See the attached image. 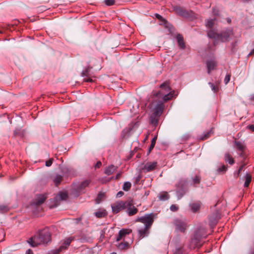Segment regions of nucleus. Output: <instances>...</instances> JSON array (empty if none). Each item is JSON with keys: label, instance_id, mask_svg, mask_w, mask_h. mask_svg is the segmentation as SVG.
Listing matches in <instances>:
<instances>
[{"label": "nucleus", "instance_id": "obj_1", "mask_svg": "<svg viewBox=\"0 0 254 254\" xmlns=\"http://www.w3.org/2000/svg\"><path fill=\"white\" fill-rule=\"evenodd\" d=\"M153 216V213H150L136 218V222H140L144 224L143 226L139 227L137 229V235L140 240L149 235V229L154 221Z\"/></svg>", "mask_w": 254, "mask_h": 254}, {"label": "nucleus", "instance_id": "obj_2", "mask_svg": "<svg viewBox=\"0 0 254 254\" xmlns=\"http://www.w3.org/2000/svg\"><path fill=\"white\" fill-rule=\"evenodd\" d=\"M51 235L49 228H45L40 230L33 237L28 241V243L33 247L41 245L47 244L51 241Z\"/></svg>", "mask_w": 254, "mask_h": 254}, {"label": "nucleus", "instance_id": "obj_3", "mask_svg": "<svg viewBox=\"0 0 254 254\" xmlns=\"http://www.w3.org/2000/svg\"><path fill=\"white\" fill-rule=\"evenodd\" d=\"M160 87L161 90L156 94V96L162 98L165 102L170 100L173 97L174 91H171V88L167 82L162 84Z\"/></svg>", "mask_w": 254, "mask_h": 254}, {"label": "nucleus", "instance_id": "obj_4", "mask_svg": "<svg viewBox=\"0 0 254 254\" xmlns=\"http://www.w3.org/2000/svg\"><path fill=\"white\" fill-rule=\"evenodd\" d=\"M232 34L233 32L231 29H227L221 34L217 33L214 30H210L207 33V35L210 38L224 42L228 41L230 36Z\"/></svg>", "mask_w": 254, "mask_h": 254}, {"label": "nucleus", "instance_id": "obj_5", "mask_svg": "<svg viewBox=\"0 0 254 254\" xmlns=\"http://www.w3.org/2000/svg\"><path fill=\"white\" fill-rule=\"evenodd\" d=\"M131 204V200L126 201H117L111 205L112 211L114 213H117L122 210L126 209V207L129 206Z\"/></svg>", "mask_w": 254, "mask_h": 254}, {"label": "nucleus", "instance_id": "obj_6", "mask_svg": "<svg viewBox=\"0 0 254 254\" xmlns=\"http://www.w3.org/2000/svg\"><path fill=\"white\" fill-rule=\"evenodd\" d=\"M205 238V236H200L199 234L198 231H196L193 235V237L191 239L190 247V248L194 249L195 248H198L201 246L200 240L201 238Z\"/></svg>", "mask_w": 254, "mask_h": 254}, {"label": "nucleus", "instance_id": "obj_7", "mask_svg": "<svg viewBox=\"0 0 254 254\" xmlns=\"http://www.w3.org/2000/svg\"><path fill=\"white\" fill-rule=\"evenodd\" d=\"M176 229L181 232H184L187 228V223L184 220L177 219L174 220Z\"/></svg>", "mask_w": 254, "mask_h": 254}, {"label": "nucleus", "instance_id": "obj_8", "mask_svg": "<svg viewBox=\"0 0 254 254\" xmlns=\"http://www.w3.org/2000/svg\"><path fill=\"white\" fill-rule=\"evenodd\" d=\"M164 105L161 101H158L153 108V115L155 116H160L162 114Z\"/></svg>", "mask_w": 254, "mask_h": 254}, {"label": "nucleus", "instance_id": "obj_9", "mask_svg": "<svg viewBox=\"0 0 254 254\" xmlns=\"http://www.w3.org/2000/svg\"><path fill=\"white\" fill-rule=\"evenodd\" d=\"M207 73L209 74L211 71L216 69L217 63L214 59H210L206 62Z\"/></svg>", "mask_w": 254, "mask_h": 254}, {"label": "nucleus", "instance_id": "obj_10", "mask_svg": "<svg viewBox=\"0 0 254 254\" xmlns=\"http://www.w3.org/2000/svg\"><path fill=\"white\" fill-rule=\"evenodd\" d=\"M157 164V162H147L142 168V170L144 172H151L155 169Z\"/></svg>", "mask_w": 254, "mask_h": 254}, {"label": "nucleus", "instance_id": "obj_11", "mask_svg": "<svg viewBox=\"0 0 254 254\" xmlns=\"http://www.w3.org/2000/svg\"><path fill=\"white\" fill-rule=\"evenodd\" d=\"M73 240V238L72 237H68L65 238L59 249L57 250V252L56 254H58L63 250L66 249L69 246Z\"/></svg>", "mask_w": 254, "mask_h": 254}, {"label": "nucleus", "instance_id": "obj_12", "mask_svg": "<svg viewBox=\"0 0 254 254\" xmlns=\"http://www.w3.org/2000/svg\"><path fill=\"white\" fill-rule=\"evenodd\" d=\"M131 230L129 229H122L119 232L118 235L116 238V241L119 242L122 239H125L127 235L130 234Z\"/></svg>", "mask_w": 254, "mask_h": 254}, {"label": "nucleus", "instance_id": "obj_13", "mask_svg": "<svg viewBox=\"0 0 254 254\" xmlns=\"http://www.w3.org/2000/svg\"><path fill=\"white\" fill-rule=\"evenodd\" d=\"M90 68H91V67H88V68H87L85 69L84 70H83V71L82 72L81 75H82V77H88L87 78H84V79H83L84 81L90 82H92L93 81L92 79H91L90 77V76L91 75L90 74Z\"/></svg>", "mask_w": 254, "mask_h": 254}, {"label": "nucleus", "instance_id": "obj_14", "mask_svg": "<svg viewBox=\"0 0 254 254\" xmlns=\"http://www.w3.org/2000/svg\"><path fill=\"white\" fill-rule=\"evenodd\" d=\"M67 193L65 192H61L55 197V200L58 203L61 200H65L67 198Z\"/></svg>", "mask_w": 254, "mask_h": 254}, {"label": "nucleus", "instance_id": "obj_15", "mask_svg": "<svg viewBox=\"0 0 254 254\" xmlns=\"http://www.w3.org/2000/svg\"><path fill=\"white\" fill-rule=\"evenodd\" d=\"M127 212L129 216H132L137 212V209L132 206V202L131 200V204L129 206L126 207Z\"/></svg>", "mask_w": 254, "mask_h": 254}, {"label": "nucleus", "instance_id": "obj_16", "mask_svg": "<svg viewBox=\"0 0 254 254\" xmlns=\"http://www.w3.org/2000/svg\"><path fill=\"white\" fill-rule=\"evenodd\" d=\"M117 166L111 165L105 169L104 173L107 175H110L112 174L117 170Z\"/></svg>", "mask_w": 254, "mask_h": 254}, {"label": "nucleus", "instance_id": "obj_17", "mask_svg": "<svg viewBox=\"0 0 254 254\" xmlns=\"http://www.w3.org/2000/svg\"><path fill=\"white\" fill-rule=\"evenodd\" d=\"M90 183V180H85L80 183L76 188L77 191H81L83 189H85L86 187H88Z\"/></svg>", "mask_w": 254, "mask_h": 254}, {"label": "nucleus", "instance_id": "obj_18", "mask_svg": "<svg viewBox=\"0 0 254 254\" xmlns=\"http://www.w3.org/2000/svg\"><path fill=\"white\" fill-rule=\"evenodd\" d=\"M235 145H236L237 149L239 151L242 152L240 153V155L242 157H243V152L244 151V150L246 148L245 145H244V143H243L241 142H239V141H236Z\"/></svg>", "mask_w": 254, "mask_h": 254}, {"label": "nucleus", "instance_id": "obj_19", "mask_svg": "<svg viewBox=\"0 0 254 254\" xmlns=\"http://www.w3.org/2000/svg\"><path fill=\"white\" fill-rule=\"evenodd\" d=\"M176 39L179 46L182 49H184L185 48V46L182 36L181 34H178L176 36Z\"/></svg>", "mask_w": 254, "mask_h": 254}, {"label": "nucleus", "instance_id": "obj_20", "mask_svg": "<svg viewBox=\"0 0 254 254\" xmlns=\"http://www.w3.org/2000/svg\"><path fill=\"white\" fill-rule=\"evenodd\" d=\"M46 199V197L43 194H40L37 196L35 204L37 205H40L44 203Z\"/></svg>", "mask_w": 254, "mask_h": 254}, {"label": "nucleus", "instance_id": "obj_21", "mask_svg": "<svg viewBox=\"0 0 254 254\" xmlns=\"http://www.w3.org/2000/svg\"><path fill=\"white\" fill-rule=\"evenodd\" d=\"M94 214L97 218H100L105 217L107 214L106 211L103 209L98 210Z\"/></svg>", "mask_w": 254, "mask_h": 254}, {"label": "nucleus", "instance_id": "obj_22", "mask_svg": "<svg viewBox=\"0 0 254 254\" xmlns=\"http://www.w3.org/2000/svg\"><path fill=\"white\" fill-rule=\"evenodd\" d=\"M200 203L199 202H194L190 204L191 211L193 212H196L200 209Z\"/></svg>", "mask_w": 254, "mask_h": 254}, {"label": "nucleus", "instance_id": "obj_23", "mask_svg": "<svg viewBox=\"0 0 254 254\" xmlns=\"http://www.w3.org/2000/svg\"><path fill=\"white\" fill-rule=\"evenodd\" d=\"M175 12L179 15L186 16L187 15V12L186 10H184L182 8L176 6L174 8Z\"/></svg>", "mask_w": 254, "mask_h": 254}, {"label": "nucleus", "instance_id": "obj_24", "mask_svg": "<svg viewBox=\"0 0 254 254\" xmlns=\"http://www.w3.org/2000/svg\"><path fill=\"white\" fill-rule=\"evenodd\" d=\"M116 246L119 249L124 250L127 249L129 247V244L128 242H125L119 243L118 244L116 245Z\"/></svg>", "mask_w": 254, "mask_h": 254}, {"label": "nucleus", "instance_id": "obj_25", "mask_svg": "<svg viewBox=\"0 0 254 254\" xmlns=\"http://www.w3.org/2000/svg\"><path fill=\"white\" fill-rule=\"evenodd\" d=\"M159 198L160 200H166L169 198V195L167 192H163L159 194Z\"/></svg>", "mask_w": 254, "mask_h": 254}, {"label": "nucleus", "instance_id": "obj_26", "mask_svg": "<svg viewBox=\"0 0 254 254\" xmlns=\"http://www.w3.org/2000/svg\"><path fill=\"white\" fill-rule=\"evenodd\" d=\"M245 182L244 184L245 187H248L251 182V176L249 174H246L245 175Z\"/></svg>", "mask_w": 254, "mask_h": 254}, {"label": "nucleus", "instance_id": "obj_27", "mask_svg": "<svg viewBox=\"0 0 254 254\" xmlns=\"http://www.w3.org/2000/svg\"><path fill=\"white\" fill-rule=\"evenodd\" d=\"M225 160L231 165L233 164L234 162L233 158L228 153L225 155Z\"/></svg>", "mask_w": 254, "mask_h": 254}, {"label": "nucleus", "instance_id": "obj_28", "mask_svg": "<svg viewBox=\"0 0 254 254\" xmlns=\"http://www.w3.org/2000/svg\"><path fill=\"white\" fill-rule=\"evenodd\" d=\"M159 117V116H154L153 113L150 118L151 123L154 125H156L158 124V118Z\"/></svg>", "mask_w": 254, "mask_h": 254}, {"label": "nucleus", "instance_id": "obj_29", "mask_svg": "<svg viewBox=\"0 0 254 254\" xmlns=\"http://www.w3.org/2000/svg\"><path fill=\"white\" fill-rule=\"evenodd\" d=\"M215 21V18L207 20V23L206 24V26L207 28H212L213 25L214 24Z\"/></svg>", "mask_w": 254, "mask_h": 254}, {"label": "nucleus", "instance_id": "obj_30", "mask_svg": "<svg viewBox=\"0 0 254 254\" xmlns=\"http://www.w3.org/2000/svg\"><path fill=\"white\" fill-rule=\"evenodd\" d=\"M131 184L129 182H125L123 185V189L125 191H128L131 188Z\"/></svg>", "mask_w": 254, "mask_h": 254}, {"label": "nucleus", "instance_id": "obj_31", "mask_svg": "<svg viewBox=\"0 0 254 254\" xmlns=\"http://www.w3.org/2000/svg\"><path fill=\"white\" fill-rule=\"evenodd\" d=\"M62 180V176L60 175H57L54 180V183L56 185L60 183Z\"/></svg>", "mask_w": 254, "mask_h": 254}, {"label": "nucleus", "instance_id": "obj_32", "mask_svg": "<svg viewBox=\"0 0 254 254\" xmlns=\"http://www.w3.org/2000/svg\"><path fill=\"white\" fill-rule=\"evenodd\" d=\"M155 16L156 17V18L158 19H159L160 21H162L164 22V25L167 26V24H168L167 23V21L164 19L160 15H159V14H155Z\"/></svg>", "mask_w": 254, "mask_h": 254}, {"label": "nucleus", "instance_id": "obj_33", "mask_svg": "<svg viewBox=\"0 0 254 254\" xmlns=\"http://www.w3.org/2000/svg\"><path fill=\"white\" fill-rule=\"evenodd\" d=\"M156 139H157V136H154L152 138V139L151 140V143L149 147V150H151V149H152L154 148V147L155 145Z\"/></svg>", "mask_w": 254, "mask_h": 254}, {"label": "nucleus", "instance_id": "obj_34", "mask_svg": "<svg viewBox=\"0 0 254 254\" xmlns=\"http://www.w3.org/2000/svg\"><path fill=\"white\" fill-rule=\"evenodd\" d=\"M104 194L102 193H99L96 198V201L97 203H99L102 199L104 197Z\"/></svg>", "mask_w": 254, "mask_h": 254}, {"label": "nucleus", "instance_id": "obj_35", "mask_svg": "<svg viewBox=\"0 0 254 254\" xmlns=\"http://www.w3.org/2000/svg\"><path fill=\"white\" fill-rule=\"evenodd\" d=\"M209 85H210L211 88V90L214 92H216L218 90V87H216L214 85V84L211 82H209Z\"/></svg>", "mask_w": 254, "mask_h": 254}, {"label": "nucleus", "instance_id": "obj_36", "mask_svg": "<svg viewBox=\"0 0 254 254\" xmlns=\"http://www.w3.org/2000/svg\"><path fill=\"white\" fill-rule=\"evenodd\" d=\"M211 133V131L207 132L206 133L204 134L202 136L200 137V139L204 140L207 139L209 137Z\"/></svg>", "mask_w": 254, "mask_h": 254}, {"label": "nucleus", "instance_id": "obj_37", "mask_svg": "<svg viewBox=\"0 0 254 254\" xmlns=\"http://www.w3.org/2000/svg\"><path fill=\"white\" fill-rule=\"evenodd\" d=\"M105 4L107 5L110 6L114 4V0H105Z\"/></svg>", "mask_w": 254, "mask_h": 254}, {"label": "nucleus", "instance_id": "obj_38", "mask_svg": "<svg viewBox=\"0 0 254 254\" xmlns=\"http://www.w3.org/2000/svg\"><path fill=\"white\" fill-rule=\"evenodd\" d=\"M8 210V208L5 206H0V212H5Z\"/></svg>", "mask_w": 254, "mask_h": 254}, {"label": "nucleus", "instance_id": "obj_39", "mask_svg": "<svg viewBox=\"0 0 254 254\" xmlns=\"http://www.w3.org/2000/svg\"><path fill=\"white\" fill-rule=\"evenodd\" d=\"M178 209V206L177 205H176L172 204L170 206V210L172 211L175 212V211H177Z\"/></svg>", "mask_w": 254, "mask_h": 254}, {"label": "nucleus", "instance_id": "obj_40", "mask_svg": "<svg viewBox=\"0 0 254 254\" xmlns=\"http://www.w3.org/2000/svg\"><path fill=\"white\" fill-rule=\"evenodd\" d=\"M53 159L52 158H51L50 159H49L48 161H47L45 163V165L47 166V167H50L52 165V163H53Z\"/></svg>", "mask_w": 254, "mask_h": 254}, {"label": "nucleus", "instance_id": "obj_41", "mask_svg": "<svg viewBox=\"0 0 254 254\" xmlns=\"http://www.w3.org/2000/svg\"><path fill=\"white\" fill-rule=\"evenodd\" d=\"M226 170V167L225 165H222L218 169V171L219 172H224Z\"/></svg>", "mask_w": 254, "mask_h": 254}, {"label": "nucleus", "instance_id": "obj_42", "mask_svg": "<svg viewBox=\"0 0 254 254\" xmlns=\"http://www.w3.org/2000/svg\"><path fill=\"white\" fill-rule=\"evenodd\" d=\"M230 79V75L229 74H227L224 78V82L226 84H227Z\"/></svg>", "mask_w": 254, "mask_h": 254}, {"label": "nucleus", "instance_id": "obj_43", "mask_svg": "<svg viewBox=\"0 0 254 254\" xmlns=\"http://www.w3.org/2000/svg\"><path fill=\"white\" fill-rule=\"evenodd\" d=\"M209 223L210 225H215L217 223V221L215 220H212L211 217L209 218Z\"/></svg>", "mask_w": 254, "mask_h": 254}, {"label": "nucleus", "instance_id": "obj_44", "mask_svg": "<svg viewBox=\"0 0 254 254\" xmlns=\"http://www.w3.org/2000/svg\"><path fill=\"white\" fill-rule=\"evenodd\" d=\"M193 181L194 184H198L200 182V179L197 176H195L193 178Z\"/></svg>", "mask_w": 254, "mask_h": 254}, {"label": "nucleus", "instance_id": "obj_45", "mask_svg": "<svg viewBox=\"0 0 254 254\" xmlns=\"http://www.w3.org/2000/svg\"><path fill=\"white\" fill-rule=\"evenodd\" d=\"M123 194L124 192L122 191H120L117 193V196L120 197H121Z\"/></svg>", "mask_w": 254, "mask_h": 254}, {"label": "nucleus", "instance_id": "obj_46", "mask_svg": "<svg viewBox=\"0 0 254 254\" xmlns=\"http://www.w3.org/2000/svg\"><path fill=\"white\" fill-rule=\"evenodd\" d=\"M101 165H102L101 162L100 161H99V162H97L96 164L95 165V167L99 168V167H100Z\"/></svg>", "mask_w": 254, "mask_h": 254}, {"label": "nucleus", "instance_id": "obj_47", "mask_svg": "<svg viewBox=\"0 0 254 254\" xmlns=\"http://www.w3.org/2000/svg\"><path fill=\"white\" fill-rule=\"evenodd\" d=\"M248 127L252 131H254V125H250L248 126Z\"/></svg>", "mask_w": 254, "mask_h": 254}, {"label": "nucleus", "instance_id": "obj_48", "mask_svg": "<svg viewBox=\"0 0 254 254\" xmlns=\"http://www.w3.org/2000/svg\"><path fill=\"white\" fill-rule=\"evenodd\" d=\"M26 254H33V253L31 250L29 249L26 251Z\"/></svg>", "mask_w": 254, "mask_h": 254}, {"label": "nucleus", "instance_id": "obj_49", "mask_svg": "<svg viewBox=\"0 0 254 254\" xmlns=\"http://www.w3.org/2000/svg\"><path fill=\"white\" fill-rule=\"evenodd\" d=\"M121 173H118L116 176V177H115V179H118L120 178V176H121Z\"/></svg>", "mask_w": 254, "mask_h": 254}, {"label": "nucleus", "instance_id": "obj_50", "mask_svg": "<svg viewBox=\"0 0 254 254\" xmlns=\"http://www.w3.org/2000/svg\"><path fill=\"white\" fill-rule=\"evenodd\" d=\"M244 167V166H241L240 168L239 169V173H240L241 171L242 170L243 168Z\"/></svg>", "mask_w": 254, "mask_h": 254}, {"label": "nucleus", "instance_id": "obj_51", "mask_svg": "<svg viewBox=\"0 0 254 254\" xmlns=\"http://www.w3.org/2000/svg\"><path fill=\"white\" fill-rule=\"evenodd\" d=\"M250 54H254V49L251 52Z\"/></svg>", "mask_w": 254, "mask_h": 254}, {"label": "nucleus", "instance_id": "obj_52", "mask_svg": "<svg viewBox=\"0 0 254 254\" xmlns=\"http://www.w3.org/2000/svg\"><path fill=\"white\" fill-rule=\"evenodd\" d=\"M251 98L252 99H253V100H254V95H252Z\"/></svg>", "mask_w": 254, "mask_h": 254}, {"label": "nucleus", "instance_id": "obj_53", "mask_svg": "<svg viewBox=\"0 0 254 254\" xmlns=\"http://www.w3.org/2000/svg\"><path fill=\"white\" fill-rule=\"evenodd\" d=\"M240 173H239V171H238L236 177H238L239 176Z\"/></svg>", "mask_w": 254, "mask_h": 254}, {"label": "nucleus", "instance_id": "obj_54", "mask_svg": "<svg viewBox=\"0 0 254 254\" xmlns=\"http://www.w3.org/2000/svg\"><path fill=\"white\" fill-rule=\"evenodd\" d=\"M111 254H116V253L113 252V253H112Z\"/></svg>", "mask_w": 254, "mask_h": 254}]
</instances>
